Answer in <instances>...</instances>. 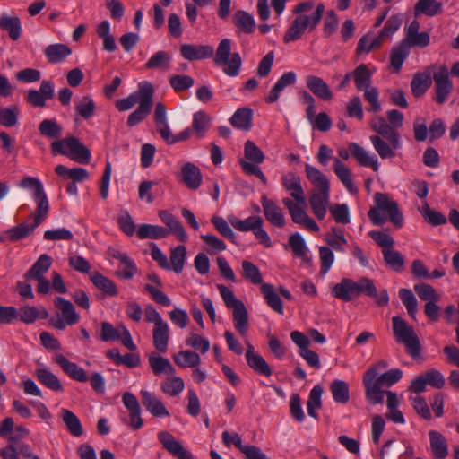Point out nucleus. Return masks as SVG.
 <instances>
[{"label":"nucleus","mask_w":459,"mask_h":459,"mask_svg":"<svg viewBox=\"0 0 459 459\" xmlns=\"http://www.w3.org/2000/svg\"><path fill=\"white\" fill-rule=\"evenodd\" d=\"M213 53V48L209 45L183 44L180 47L181 56L188 61L209 58Z\"/></svg>","instance_id":"obj_22"},{"label":"nucleus","mask_w":459,"mask_h":459,"mask_svg":"<svg viewBox=\"0 0 459 459\" xmlns=\"http://www.w3.org/2000/svg\"><path fill=\"white\" fill-rule=\"evenodd\" d=\"M374 201L376 207H372L368 212V216L374 225L385 224L386 218L382 214V212H385L396 229L403 227V215L395 201L391 200L387 195L379 192L374 195Z\"/></svg>","instance_id":"obj_2"},{"label":"nucleus","mask_w":459,"mask_h":459,"mask_svg":"<svg viewBox=\"0 0 459 459\" xmlns=\"http://www.w3.org/2000/svg\"><path fill=\"white\" fill-rule=\"evenodd\" d=\"M35 375L38 380L50 390L62 392L64 390L57 377L47 368H37Z\"/></svg>","instance_id":"obj_45"},{"label":"nucleus","mask_w":459,"mask_h":459,"mask_svg":"<svg viewBox=\"0 0 459 459\" xmlns=\"http://www.w3.org/2000/svg\"><path fill=\"white\" fill-rule=\"evenodd\" d=\"M281 183L297 204H306L305 193L301 186V178L299 175L294 172H288L281 177Z\"/></svg>","instance_id":"obj_18"},{"label":"nucleus","mask_w":459,"mask_h":459,"mask_svg":"<svg viewBox=\"0 0 459 459\" xmlns=\"http://www.w3.org/2000/svg\"><path fill=\"white\" fill-rule=\"evenodd\" d=\"M445 383L446 380L442 373L436 368H430L415 377L411 381L409 390L420 394L426 390L427 385L441 389L444 387Z\"/></svg>","instance_id":"obj_10"},{"label":"nucleus","mask_w":459,"mask_h":459,"mask_svg":"<svg viewBox=\"0 0 459 459\" xmlns=\"http://www.w3.org/2000/svg\"><path fill=\"white\" fill-rule=\"evenodd\" d=\"M289 245L294 255L301 258L304 262L309 261L307 254V246L305 240L299 233L292 234L290 237Z\"/></svg>","instance_id":"obj_63"},{"label":"nucleus","mask_w":459,"mask_h":459,"mask_svg":"<svg viewBox=\"0 0 459 459\" xmlns=\"http://www.w3.org/2000/svg\"><path fill=\"white\" fill-rule=\"evenodd\" d=\"M148 361L152 372L155 375H160L162 373L172 375L175 371L169 360L161 356L152 354L149 357Z\"/></svg>","instance_id":"obj_55"},{"label":"nucleus","mask_w":459,"mask_h":459,"mask_svg":"<svg viewBox=\"0 0 459 459\" xmlns=\"http://www.w3.org/2000/svg\"><path fill=\"white\" fill-rule=\"evenodd\" d=\"M307 179L314 186L312 192H330L329 181L318 169L309 164L305 167Z\"/></svg>","instance_id":"obj_31"},{"label":"nucleus","mask_w":459,"mask_h":459,"mask_svg":"<svg viewBox=\"0 0 459 459\" xmlns=\"http://www.w3.org/2000/svg\"><path fill=\"white\" fill-rule=\"evenodd\" d=\"M60 416L68 432L74 437H81L83 434V428L79 418L70 410L62 409Z\"/></svg>","instance_id":"obj_42"},{"label":"nucleus","mask_w":459,"mask_h":459,"mask_svg":"<svg viewBox=\"0 0 459 459\" xmlns=\"http://www.w3.org/2000/svg\"><path fill=\"white\" fill-rule=\"evenodd\" d=\"M353 290L355 298L361 294L368 295L376 299L378 306H386L389 302V297L386 290L377 291L374 281L367 277H361L358 281H353Z\"/></svg>","instance_id":"obj_11"},{"label":"nucleus","mask_w":459,"mask_h":459,"mask_svg":"<svg viewBox=\"0 0 459 459\" xmlns=\"http://www.w3.org/2000/svg\"><path fill=\"white\" fill-rule=\"evenodd\" d=\"M41 135L49 139H56L61 136L62 126L55 119H44L39 126Z\"/></svg>","instance_id":"obj_60"},{"label":"nucleus","mask_w":459,"mask_h":459,"mask_svg":"<svg viewBox=\"0 0 459 459\" xmlns=\"http://www.w3.org/2000/svg\"><path fill=\"white\" fill-rule=\"evenodd\" d=\"M153 346L160 352H166L169 340V328L165 322L158 326H154L152 331Z\"/></svg>","instance_id":"obj_37"},{"label":"nucleus","mask_w":459,"mask_h":459,"mask_svg":"<svg viewBox=\"0 0 459 459\" xmlns=\"http://www.w3.org/2000/svg\"><path fill=\"white\" fill-rule=\"evenodd\" d=\"M20 186L22 188L31 189L33 191L34 199L39 200L38 204H41V202L45 201L46 212H48L49 206L48 197L44 192L43 185L38 178L26 177L21 181Z\"/></svg>","instance_id":"obj_34"},{"label":"nucleus","mask_w":459,"mask_h":459,"mask_svg":"<svg viewBox=\"0 0 459 459\" xmlns=\"http://www.w3.org/2000/svg\"><path fill=\"white\" fill-rule=\"evenodd\" d=\"M232 309L234 325L241 336H246L248 330V313L243 302Z\"/></svg>","instance_id":"obj_39"},{"label":"nucleus","mask_w":459,"mask_h":459,"mask_svg":"<svg viewBox=\"0 0 459 459\" xmlns=\"http://www.w3.org/2000/svg\"><path fill=\"white\" fill-rule=\"evenodd\" d=\"M122 402L129 412V419L123 418L122 421L133 429H139L143 426V420L141 417V407L136 396L126 392L123 394Z\"/></svg>","instance_id":"obj_13"},{"label":"nucleus","mask_w":459,"mask_h":459,"mask_svg":"<svg viewBox=\"0 0 459 459\" xmlns=\"http://www.w3.org/2000/svg\"><path fill=\"white\" fill-rule=\"evenodd\" d=\"M416 13L435 16L442 12V4L437 0H418L414 7Z\"/></svg>","instance_id":"obj_61"},{"label":"nucleus","mask_w":459,"mask_h":459,"mask_svg":"<svg viewBox=\"0 0 459 459\" xmlns=\"http://www.w3.org/2000/svg\"><path fill=\"white\" fill-rule=\"evenodd\" d=\"M297 81V75L294 72L284 73L271 89L268 96L265 97L264 100L267 103H273L280 98L281 92L287 86L292 85Z\"/></svg>","instance_id":"obj_30"},{"label":"nucleus","mask_w":459,"mask_h":459,"mask_svg":"<svg viewBox=\"0 0 459 459\" xmlns=\"http://www.w3.org/2000/svg\"><path fill=\"white\" fill-rule=\"evenodd\" d=\"M174 362L180 368H195L201 363L198 353L192 351H182L172 356Z\"/></svg>","instance_id":"obj_50"},{"label":"nucleus","mask_w":459,"mask_h":459,"mask_svg":"<svg viewBox=\"0 0 459 459\" xmlns=\"http://www.w3.org/2000/svg\"><path fill=\"white\" fill-rule=\"evenodd\" d=\"M230 224L239 231H254L256 226H263V219L259 216H250L245 220H240L235 216L229 218Z\"/></svg>","instance_id":"obj_54"},{"label":"nucleus","mask_w":459,"mask_h":459,"mask_svg":"<svg viewBox=\"0 0 459 459\" xmlns=\"http://www.w3.org/2000/svg\"><path fill=\"white\" fill-rule=\"evenodd\" d=\"M353 82L359 91L364 92V99L370 105L368 111L377 113L381 109L378 90L371 85L373 73L366 64L359 65L353 71Z\"/></svg>","instance_id":"obj_3"},{"label":"nucleus","mask_w":459,"mask_h":459,"mask_svg":"<svg viewBox=\"0 0 459 459\" xmlns=\"http://www.w3.org/2000/svg\"><path fill=\"white\" fill-rule=\"evenodd\" d=\"M372 129L386 139L394 148L400 149L402 147L400 134L384 117H377L373 121Z\"/></svg>","instance_id":"obj_19"},{"label":"nucleus","mask_w":459,"mask_h":459,"mask_svg":"<svg viewBox=\"0 0 459 459\" xmlns=\"http://www.w3.org/2000/svg\"><path fill=\"white\" fill-rule=\"evenodd\" d=\"M333 170L339 180L350 193H358V188L355 186L351 178V170L339 159H334Z\"/></svg>","instance_id":"obj_41"},{"label":"nucleus","mask_w":459,"mask_h":459,"mask_svg":"<svg viewBox=\"0 0 459 459\" xmlns=\"http://www.w3.org/2000/svg\"><path fill=\"white\" fill-rule=\"evenodd\" d=\"M383 254L385 263L395 272H400L404 266V258L400 252L393 247L385 250Z\"/></svg>","instance_id":"obj_64"},{"label":"nucleus","mask_w":459,"mask_h":459,"mask_svg":"<svg viewBox=\"0 0 459 459\" xmlns=\"http://www.w3.org/2000/svg\"><path fill=\"white\" fill-rule=\"evenodd\" d=\"M158 439L162 444V446L178 459H194L193 455L181 443L177 441L169 432H159Z\"/></svg>","instance_id":"obj_16"},{"label":"nucleus","mask_w":459,"mask_h":459,"mask_svg":"<svg viewBox=\"0 0 459 459\" xmlns=\"http://www.w3.org/2000/svg\"><path fill=\"white\" fill-rule=\"evenodd\" d=\"M143 91H146L151 95V99L153 100V94H154V88L152 84L149 82H142L139 86L138 90L133 93H131L128 97L125 99L118 100L116 102V108L119 111H126L132 108L136 103H139L141 105L142 96Z\"/></svg>","instance_id":"obj_17"},{"label":"nucleus","mask_w":459,"mask_h":459,"mask_svg":"<svg viewBox=\"0 0 459 459\" xmlns=\"http://www.w3.org/2000/svg\"><path fill=\"white\" fill-rule=\"evenodd\" d=\"M324 12L325 5L320 3L311 15H298L283 36L284 43L299 39L307 29L309 31L314 30L321 21Z\"/></svg>","instance_id":"obj_6"},{"label":"nucleus","mask_w":459,"mask_h":459,"mask_svg":"<svg viewBox=\"0 0 459 459\" xmlns=\"http://www.w3.org/2000/svg\"><path fill=\"white\" fill-rule=\"evenodd\" d=\"M392 323L396 342L405 346L407 353L413 359H420L421 344L413 327L398 316H393Z\"/></svg>","instance_id":"obj_4"},{"label":"nucleus","mask_w":459,"mask_h":459,"mask_svg":"<svg viewBox=\"0 0 459 459\" xmlns=\"http://www.w3.org/2000/svg\"><path fill=\"white\" fill-rule=\"evenodd\" d=\"M159 216L162 222L169 229V231L175 234L181 242L188 240V236L183 225L172 213L163 210L159 212Z\"/></svg>","instance_id":"obj_32"},{"label":"nucleus","mask_w":459,"mask_h":459,"mask_svg":"<svg viewBox=\"0 0 459 459\" xmlns=\"http://www.w3.org/2000/svg\"><path fill=\"white\" fill-rule=\"evenodd\" d=\"M261 292L265 299L266 304L276 313L282 315L283 305L279 294L275 291L273 285L270 283H263L261 285Z\"/></svg>","instance_id":"obj_35"},{"label":"nucleus","mask_w":459,"mask_h":459,"mask_svg":"<svg viewBox=\"0 0 459 459\" xmlns=\"http://www.w3.org/2000/svg\"><path fill=\"white\" fill-rule=\"evenodd\" d=\"M432 81L429 73H417L411 82L412 94L415 97L422 96L431 86Z\"/></svg>","instance_id":"obj_47"},{"label":"nucleus","mask_w":459,"mask_h":459,"mask_svg":"<svg viewBox=\"0 0 459 459\" xmlns=\"http://www.w3.org/2000/svg\"><path fill=\"white\" fill-rule=\"evenodd\" d=\"M261 204L263 207L265 219L273 226L282 228L285 225L284 213L275 202L267 198L265 195L261 197Z\"/></svg>","instance_id":"obj_21"},{"label":"nucleus","mask_w":459,"mask_h":459,"mask_svg":"<svg viewBox=\"0 0 459 459\" xmlns=\"http://www.w3.org/2000/svg\"><path fill=\"white\" fill-rule=\"evenodd\" d=\"M51 151L54 155H65L81 164H88L91 160L88 147L74 136L53 142Z\"/></svg>","instance_id":"obj_5"},{"label":"nucleus","mask_w":459,"mask_h":459,"mask_svg":"<svg viewBox=\"0 0 459 459\" xmlns=\"http://www.w3.org/2000/svg\"><path fill=\"white\" fill-rule=\"evenodd\" d=\"M211 118L204 111L195 112L193 116L192 129L197 138H203L210 127Z\"/></svg>","instance_id":"obj_56"},{"label":"nucleus","mask_w":459,"mask_h":459,"mask_svg":"<svg viewBox=\"0 0 459 459\" xmlns=\"http://www.w3.org/2000/svg\"><path fill=\"white\" fill-rule=\"evenodd\" d=\"M91 281L97 289L108 296H116L117 289L116 284L101 273L95 272L91 275Z\"/></svg>","instance_id":"obj_52"},{"label":"nucleus","mask_w":459,"mask_h":459,"mask_svg":"<svg viewBox=\"0 0 459 459\" xmlns=\"http://www.w3.org/2000/svg\"><path fill=\"white\" fill-rule=\"evenodd\" d=\"M370 141L381 159H393L395 157L394 151L396 149L389 142L386 143L379 135H371Z\"/></svg>","instance_id":"obj_57"},{"label":"nucleus","mask_w":459,"mask_h":459,"mask_svg":"<svg viewBox=\"0 0 459 459\" xmlns=\"http://www.w3.org/2000/svg\"><path fill=\"white\" fill-rule=\"evenodd\" d=\"M54 305L61 312V315L56 314L50 318V324L56 329L63 331L66 326L74 325L79 322L80 316L71 301L62 297H56Z\"/></svg>","instance_id":"obj_8"},{"label":"nucleus","mask_w":459,"mask_h":459,"mask_svg":"<svg viewBox=\"0 0 459 459\" xmlns=\"http://www.w3.org/2000/svg\"><path fill=\"white\" fill-rule=\"evenodd\" d=\"M48 61L52 64L60 63L71 55V48L65 44H51L44 50Z\"/></svg>","instance_id":"obj_36"},{"label":"nucleus","mask_w":459,"mask_h":459,"mask_svg":"<svg viewBox=\"0 0 459 459\" xmlns=\"http://www.w3.org/2000/svg\"><path fill=\"white\" fill-rule=\"evenodd\" d=\"M142 93L143 96L141 105H139L138 108L134 112H132L127 118L126 125L129 127H133L143 122L152 110L153 100L151 99V94L146 91H143Z\"/></svg>","instance_id":"obj_23"},{"label":"nucleus","mask_w":459,"mask_h":459,"mask_svg":"<svg viewBox=\"0 0 459 459\" xmlns=\"http://www.w3.org/2000/svg\"><path fill=\"white\" fill-rule=\"evenodd\" d=\"M56 173L62 178L73 179L74 182H82L89 178L88 171L83 168L68 169L64 165H57Z\"/></svg>","instance_id":"obj_51"},{"label":"nucleus","mask_w":459,"mask_h":459,"mask_svg":"<svg viewBox=\"0 0 459 459\" xmlns=\"http://www.w3.org/2000/svg\"><path fill=\"white\" fill-rule=\"evenodd\" d=\"M181 178L184 184L191 190L199 188L202 183L200 169L190 162L186 163L181 169Z\"/></svg>","instance_id":"obj_29"},{"label":"nucleus","mask_w":459,"mask_h":459,"mask_svg":"<svg viewBox=\"0 0 459 459\" xmlns=\"http://www.w3.org/2000/svg\"><path fill=\"white\" fill-rule=\"evenodd\" d=\"M332 295L345 302L352 300L355 299L353 281L349 278L342 279L339 283L333 287Z\"/></svg>","instance_id":"obj_40"},{"label":"nucleus","mask_w":459,"mask_h":459,"mask_svg":"<svg viewBox=\"0 0 459 459\" xmlns=\"http://www.w3.org/2000/svg\"><path fill=\"white\" fill-rule=\"evenodd\" d=\"M48 212H46L45 201L38 204L37 214L34 217V221L31 224L21 223L12 229L7 230L4 234L12 242L21 240L30 234L46 219Z\"/></svg>","instance_id":"obj_9"},{"label":"nucleus","mask_w":459,"mask_h":459,"mask_svg":"<svg viewBox=\"0 0 459 459\" xmlns=\"http://www.w3.org/2000/svg\"><path fill=\"white\" fill-rule=\"evenodd\" d=\"M243 277L252 284H263V276L259 268L249 261H243L241 263Z\"/></svg>","instance_id":"obj_62"},{"label":"nucleus","mask_w":459,"mask_h":459,"mask_svg":"<svg viewBox=\"0 0 459 459\" xmlns=\"http://www.w3.org/2000/svg\"><path fill=\"white\" fill-rule=\"evenodd\" d=\"M51 264L52 258L47 254L41 255L31 268L26 272L25 277L27 279L44 277V273L50 268Z\"/></svg>","instance_id":"obj_49"},{"label":"nucleus","mask_w":459,"mask_h":459,"mask_svg":"<svg viewBox=\"0 0 459 459\" xmlns=\"http://www.w3.org/2000/svg\"><path fill=\"white\" fill-rule=\"evenodd\" d=\"M409 54L410 49L406 43H403V41L393 47L390 54V65L395 72L400 71Z\"/></svg>","instance_id":"obj_46"},{"label":"nucleus","mask_w":459,"mask_h":459,"mask_svg":"<svg viewBox=\"0 0 459 459\" xmlns=\"http://www.w3.org/2000/svg\"><path fill=\"white\" fill-rule=\"evenodd\" d=\"M252 109L240 108L236 110L230 121L232 126L240 130L248 131L252 126Z\"/></svg>","instance_id":"obj_44"},{"label":"nucleus","mask_w":459,"mask_h":459,"mask_svg":"<svg viewBox=\"0 0 459 459\" xmlns=\"http://www.w3.org/2000/svg\"><path fill=\"white\" fill-rule=\"evenodd\" d=\"M171 61V56L164 51L160 50L154 53L145 63L146 69H160L167 70Z\"/></svg>","instance_id":"obj_58"},{"label":"nucleus","mask_w":459,"mask_h":459,"mask_svg":"<svg viewBox=\"0 0 459 459\" xmlns=\"http://www.w3.org/2000/svg\"><path fill=\"white\" fill-rule=\"evenodd\" d=\"M231 43L229 39H223L219 43L214 57L217 65H224L223 71L230 76H237L242 65L238 53L230 55Z\"/></svg>","instance_id":"obj_7"},{"label":"nucleus","mask_w":459,"mask_h":459,"mask_svg":"<svg viewBox=\"0 0 459 459\" xmlns=\"http://www.w3.org/2000/svg\"><path fill=\"white\" fill-rule=\"evenodd\" d=\"M402 377L403 371L399 368H393L379 375L377 367H370L363 376V385L368 402L374 405L382 403L385 394L382 387H389L394 385Z\"/></svg>","instance_id":"obj_1"},{"label":"nucleus","mask_w":459,"mask_h":459,"mask_svg":"<svg viewBox=\"0 0 459 459\" xmlns=\"http://www.w3.org/2000/svg\"><path fill=\"white\" fill-rule=\"evenodd\" d=\"M186 257V247L185 246H178L170 252V270L176 273H180L184 268Z\"/></svg>","instance_id":"obj_59"},{"label":"nucleus","mask_w":459,"mask_h":459,"mask_svg":"<svg viewBox=\"0 0 459 459\" xmlns=\"http://www.w3.org/2000/svg\"><path fill=\"white\" fill-rule=\"evenodd\" d=\"M136 234L140 239H160L168 237L169 231L160 225L142 224L138 227Z\"/></svg>","instance_id":"obj_43"},{"label":"nucleus","mask_w":459,"mask_h":459,"mask_svg":"<svg viewBox=\"0 0 459 459\" xmlns=\"http://www.w3.org/2000/svg\"><path fill=\"white\" fill-rule=\"evenodd\" d=\"M232 22L239 32L250 34L255 30V22L253 15L246 11L238 10L232 16Z\"/></svg>","instance_id":"obj_33"},{"label":"nucleus","mask_w":459,"mask_h":459,"mask_svg":"<svg viewBox=\"0 0 459 459\" xmlns=\"http://www.w3.org/2000/svg\"><path fill=\"white\" fill-rule=\"evenodd\" d=\"M323 391V387L320 385H316L309 393L308 400L307 402V414L314 419H318L316 410H319L322 407L321 396Z\"/></svg>","instance_id":"obj_53"},{"label":"nucleus","mask_w":459,"mask_h":459,"mask_svg":"<svg viewBox=\"0 0 459 459\" xmlns=\"http://www.w3.org/2000/svg\"><path fill=\"white\" fill-rule=\"evenodd\" d=\"M435 81L436 92L434 100L437 103H444L453 90V84L449 80L448 69L442 65L439 71L433 75Z\"/></svg>","instance_id":"obj_14"},{"label":"nucleus","mask_w":459,"mask_h":459,"mask_svg":"<svg viewBox=\"0 0 459 459\" xmlns=\"http://www.w3.org/2000/svg\"><path fill=\"white\" fill-rule=\"evenodd\" d=\"M282 204L288 209L289 213L291 217V220L294 223L299 224L305 227L307 230L318 232L319 226L316 222L312 219L306 211L300 207L301 204H297L289 198H283Z\"/></svg>","instance_id":"obj_12"},{"label":"nucleus","mask_w":459,"mask_h":459,"mask_svg":"<svg viewBox=\"0 0 459 459\" xmlns=\"http://www.w3.org/2000/svg\"><path fill=\"white\" fill-rule=\"evenodd\" d=\"M141 401L147 411L153 417H169V412L160 399L153 393L147 390H141Z\"/></svg>","instance_id":"obj_20"},{"label":"nucleus","mask_w":459,"mask_h":459,"mask_svg":"<svg viewBox=\"0 0 459 459\" xmlns=\"http://www.w3.org/2000/svg\"><path fill=\"white\" fill-rule=\"evenodd\" d=\"M330 204V192H311L309 204L318 220H323Z\"/></svg>","instance_id":"obj_25"},{"label":"nucleus","mask_w":459,"mask_h":459,"mask_svg":"<svg viewBox=\"0 0 459 459\" xmlns=\"http://www.w3.org/2000/svg\"><path fill=\"white\" fill-rule=\"evenodd\" d=\"M222 441L225 446L234 444L247 457V459H267L262 450L255 446H243L241 437L238 433L230 434L228 431L222 433Z\"/></svg>","instance_id":"obj_15"},{"label":"nucleus","mask_w":459,"mask_h":459,"mask_svg":"<svg viewBox=\"0 0 459 459\" xmlns=\"http://www.w3.org/2000/svg\"><path fill=\"white\" fill-rule=\"evenodd\" d=\"M431 455L435 459H445L448 455L446 438L437 430L429 431Z\"/></svg>","instance_id":"obj_27"},{"label":"nucleus","mask_w":459,"mask_h":459,"mask_svg":"<svg viewBox=\"0 0 459 459\" xmlns=\"http://www.w3.org/2000/svg\"><path fill=\"white\" fill-rule=\"evenodd\" d=\"M330 391L334 402L346 404L350 400V389L348 384L341 379L333 380L330 385Z\"/></svg>","instance_id":"obj_48"},{"label":"nucleus","mask_w":459,"mask_h":459,"mask_svg":"<svg viewBox=\"0 0 459 459\" xmlns=\"http://www.w3.org/2000/svg\"><path fill=\"white\" fill-rule=\"evenodd\" d=\"M0 28L6 30L13 40H18L21 37L22 24L17 16L2 14L0 16Z\"/></svg>","instance_id":"obj_38"},{"label":"nucleus","mask_w":459,"mask_h":459,"mask_svg":"<svg viewBox=\"0 0 459 459\" xmlns=\"http://www.w3.org/2000/svg\"><path fill=\"white\" fill-rule=\"evenodd\" d=\"M349 151L360 166L370 167L374 171L378 170L379 165L377 158L375 155H369L359 144L351 143L349 144Z\"/></svg>","instance_id":"obj_28"},{"label":"nucleus","mask_w":459,"mask_h":459,"mask_svg":"<svg viewBox=\"0 0 459 459\" xmlns=\"http://www.w3.org/2000/svg\"><path fill=\"white\" fill-rule=\"evenodd\" d=\"M55 360L72 379L82 383L88 380L85 370L76 363L68 360L63 354L56 355Z\"/></svg>","instance_id":"obj_26"},{"label":"nucleus","mask_w":459,"mask_h":459,"mask_svg":"<svg viewBox=\"0 0 459 459\" xmlns=\"http://www.w3.org/2000/svg\"><path fill=\"white\" fill-rule=\"evenodd\" d=\"M308 90L318 99L329 101L333 95L329 85L321 78L316 75H307L305 78Z\"/></svg>","instance_id":"obj_24"}]
</instances>
